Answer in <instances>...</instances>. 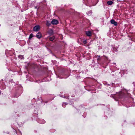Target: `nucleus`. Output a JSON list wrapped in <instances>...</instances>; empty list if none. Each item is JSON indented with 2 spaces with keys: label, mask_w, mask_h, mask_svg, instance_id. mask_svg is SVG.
Returning <instances> with one entry per match:
<instances>
[{
  "label": "nucleus",
  "mask_w": 135,
  "mask_h": 135,
  "mask_svg": "<svg viewBox=\"0 0 135 135\" xmlns=\"http://www.w3.org/2000/svg\"><path fill=\"white\" fill-rule=\"evenodd\" d=\"M40 29V27L39 26H36L33 28V30L34 31H38Z\"/></svg>",
  "instance_id": "f257e3e1"
},
{
  "label": "nucleus",
  "mask_w": 135,
  "mask_h": 135,
  "mask_svg": "<svg viewBox=\"0 0 135 135\" xmlns=\"http://www.w3.org/2000/svg\"><path fill=\"white\" fill-rule=\"evenodd\" d=\"M51 23L53 25H56L58 23V21L56 20L53 19L51 21Z\"/></svg>",
  "instance_id": "f03ea898"
},
{
  "label": "nucleus",
  "mask_w": 135,
  "mask_h": 135,
  "mask_svg": "<svg viewBox=\"0 0 135 135\" xmlns=\"http://www.w3.org/2000/svg\"><path fill=\"white\" fill-rule=\"evenodd\" d=\"M110 22L112 24H113L114 26H117V23L114 20H112L110 21Z\"/></svg>",
  "instance_id": "7ed1b4c3"
},
{
  "label": "nucleus",
  "mask_w": 135,
  "mask_h": 135,
  "mask_svg": "<svg viewBox=\"0 0 135 135\" xmlns=\"http://www.w3.org/2000/svg\"><path fill=\"white\" fill-rule=\"evenodd\" d=\"M36 37L38 38H41L42 37L41 34L40 32L38 33L36 35Z\"/></svg>",
  "instance_id": "20e7f679"
},
{
  "label": "nucleus",
  "mask_w": 135,
  "mask_h": 135,
  "mask_svg": "<svg viewBox=\"0 0 135 135\" xmlns=\"http://www.w3.org/2000/svg\"><path fill=\"white\" fill-rule=\"evenodd\" d=\"M48 33L49 34V35L51 36L53 34V31L52 29H50L48 31Z\"/></svg>",
  "instance_id": "39448f33"
},
{
  "label": "nucleus",
  "mask_w": 135,
  "mask_h": 135,
  "mask_svg": "<svg viewBox=\"0 0 135 135\" xmlns=\"http://www.w3.org/2000/svg\"><path fill=\"white\" fill-rule=\"evenodd\" d=\"M86 34L87 36H89L91 35V32L90 31H88L86 32Z\"/></svg>",
  "instance_id": "423d86ee"
},
{
  "label": "nucleus",
  "mask_w": 135,
  "mask_h": 135,
  "mask_svg": "<svg viewBox=\"0 0 135 135\" xmlns=\"http://www.w3.org/2000/svg\"><path fill=\"white\" fill-rule=\"evenodd\" d=\"M113 2L112 1H109L107 2V3L109 5H111L113 4Z\"/></svg>",
  "instance_id": "0eeeda50"
},
{
  "label": "nucleus",
  "mask_w": 135,
  "mask_h": 135,
  "mask_svg": "<svg viewBox=\"0 0 135 135\" xmlns=\"http://www.w3.org/2000/svg\"><path fill=\"white\" fill-rule=\"evenodd\" d=\"M55 38V37L54 36H53L52 37H51L49 38V40L51 41H52L54 38Z\"/></svg>",
  "instance_id": "6e6552de"
},
{
  "label": "nucleus",
  "mask_w": 135,
  "mask_h": 135,
  "mask_svg": "<svg viewBox=\"0 0 135 135\" xmlns=\"http://www.w3.org/2000/svg\"><path fill=\"white\" fill-rule=\"evenodd\" d=\"M92 13V11H89L87 13V14L88 15H91Z\"/></svg>",
  "instance_id": "1a4fd4ad"
},
{
  "label": "nucleus",
  "mask_w": 135,
  "mask_h": 135,
  "mask_svg": "<svg viewBox=\"0 0 135 135\" xmlns=\"http://www.w3.org/2000/svg\"><path fill=\"white\" fill-rule=\"evenodd\" d=\"M46 25H47V26H50L51 25V23H50V22L48 21H47Z\"/></svg>",
  "instance_id": "9d476101"
},
{
  "label": "nucleus",
  "mask_w": 135,
  "mask_h": 135,
  "mask_svg": "<svg viewBox=\"0 0 135 135\" xmlns=\"http://www.w3.org/2000/svg\"><path fill=\"white\" fill-rule=\"evenodd\" d=\"M113 51H116L117 50V48L116 47H113Z\"/></svg>",
  "instance_id": "9b49d317"
},
{
  "label": "nucleus",
  "mask_w": 135,
  "mask_h": 135,
  "mask_svg": "<svg viewBox=\"0 0 135 135\" xmlns=\"http://www.w3.org/2000/svg\"><path fill=\"white\" fill-rule=\"evenodd\" d=\"M33 37V35L32 34H30L29 37V39H31Z\"/></svg>",
  "instance_id": "f8f14e48"
},
{
  "label": "nucleus",
  "mask_w": 135,
  "mask_h": 135,
  "mask_svg": "<svg viewBox=\"0 0 135 135\" xmlns=\"http://www.w3.org/2000/svg\"><path fill=\"white\" fill-rule=\"evenodd\" d=\"M42 122H40V123L41 124H44L45 123V121L44 120H42Z\"/></svg>",
  "instance_id": "ddd939ff"
},
{
  "label": "nucleus",
  "mask_w": 135,
  "mask_h": 135,
  "mask_svg": "<svg viewBox=\"0 0 135 135\" xmlns=\"http://www.w3.org/2000/svg\"><path fill=\"white\" fill-rule=\"evenodd\" d=\"M83 43L84 44H86V40H84L83 41Z\"/></svg>",
  "instance_id": "4468645a"
},
{
  "label": "nucleus",
  "mask_w": 135,
  "mask_h": 135,
  "mask_svg": "<svg viewBox=\"0 0 135 135\" xmlns=\"http://www.w3.org/2000/svg\"><path fill=\"white\" fill-rule=\"evenodd\" d=\"M64 104H65V105H67V103H64L63 104H62V107H64Z\"/></svg>",
  "instance_id": "2eb2a0df"
},
{
  "label": "nucleus",
  "mask_w": 135,
  "mask_h": 135,
  "mask_svg": "<svg viewBox=\"0 0 135 135\" xmlns=\"http://www.w3.org/2000/svg\"><path fill=\"white\" fill-rule=\"evenodd\" d=\"M99 60V58H98L97 59V60Z\"/></svg>",
  "instance_id": "dca6fc26"
},
{
  "label": "nucleus",
  "mask_w": 135,
  "mask_h": 135,
  "mask_svg": "<svg viewBox=\"0 0 135 135\" xmlns=\"http://www.w3.org/2000/svg\"><path fill=\"white\" fill-rule=\"evenodd\" d=\"M35 8H36V7H35Z\"/></svg>",
  "instance_id": "f3484780"
},
{
  "label": "nucleus",
  "mask_w": 135,
  "mask_h": 135,
  "mask_svg": "<svg viewBox=\"0 0 135 135\" xmlns=\"http://www.w3.org/2000/svg\"><path fill=\"white\" fill-rule=\"evenodd\" d=\"M1 93V92H0V94Z\"/></svg>",
  "instance_id": "a211bd4d"
}]
</instances>
